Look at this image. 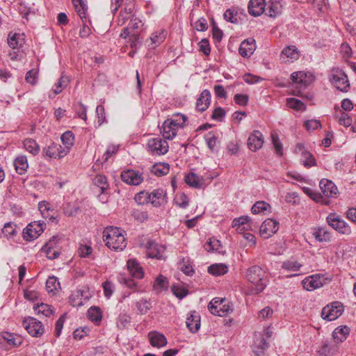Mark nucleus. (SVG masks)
Listing matches in <instances>:
<instances>
[{
    "label": "nucleus",
    "instance_id": "f257e3e1",
    "mask_svg": "<svg viewBox=\"0 0 356 356\" xmlns=\"http://www.w3.org/2000/svg\"><path fill=\"white\" fill-rule=\"evenodd\" d=\"M124 231L117 227H107L103 232V238L106 246L115 250H122L127 246Z\"/></svg>",
    "mask_w": 356,
    "mask_h": 356
},
{
    "label": "nucleus",
    "instance_id": "f03ea898",
    "mask_svg": "<svg viewBox=\"0 0 356 356\" xmlns=\"http://www.w3.org/2000/svg\"><path fill=\"white\" fill-rule=\"evenodd\" d=\"M266 272L259 266H253L249 268L246 272L247 280L254 285L256 293H261L265 289Z\"/></svg>",
    "mask_w": 356,
    "mask_h": 356
},
{
    "label": "nucleus",
    "instance_id": "7ed1b4c3",
    "mask_svg": "<svg viewBox=\"0 0 356 356\" xmlns=\"http://www.w3.org/2000/svg\"><path fill=\"white\" fill-rule=\"evenodd\" d=\"M343 310V305L340 302H333L323 308L321 316L325 320L332 321L338 318Z\"/></svg>",
    "mask_w": 356,
    "mask_h": 356
},
{
    "label": "nucleus",
    "instance_id": "20e7f679",
    "mask_svg": "<svg viewBox=\"0 0 356 356\" xmlns=\"http://www.w3.org/2000/svg\"><path fill=\"white\" fill-rule=\"evenodd\" d=\"M46 224L44 221H34L29 223L23 231V237L26 241L36 239L44 231Z\"/></svg>",
    "mask_w": 356,
    "mask_h": 356
},
{
    "label": "nucleus",
    "instance_id": "39448f33",
    "mask_svg": "<svg viewBox=\"0 0 356 356\" xmlns=\"http://www.w3.org/2000/svg\"><path fill=\"white\" fill-rule=\"evenodd\" d=\"M326 220L329 225L338 232L346 235L350 234V227L335 213H330Z\"/></svg>",
    "mask_w": 356,
    "mask_h": 356
},
{
    "label": "nucleus",
    "instance_id": "423d86ee",
    "mask_svg": "<svg viewBox=\"0 0 356 356\" xmlns=\"http://www.w3.org/2000/svg\"><path fill=\"white\" fill-rule=\"evenodd\" d=\"M330 81L332 84L341 92H347L350 87L347 75L341 70H332Z\"/></svg>",
    "mask_w": 356,
    "mask_h": 356
},
{
    "label": "nucleus",
    "instance_id": "0eeeda50",
    "mask_svg": "<svg viewBox=\"0 0 356 356\" xmlns=\"http://www.w3.org/2000/svg\"><path fill=\"white\" fill-rule=\"evenodd\" d=\"M148 151L153 155H163L168 151V144L167 141L161 138H154L148 140Z\"/></svg>",
    "mask_w": 356,
    "mask_h": 356
},
{
    "label": "nucleus",
    "instance_id": "6e6552de",
    "mask_svg": "<svg viewBox=\"0 0 356 356\" xmlns=\"http://www.w3.org/2000/svg\"><path fill=\"white\" fill-rule=\"evenodd\" d=\"M23 326L33 337H40L44 332L42 323L33 317L25 318L23 321Z\"/></svg>",
    "mask_w": 356,
    "mask_h": 356
},
{
    "label": "nucleus",
    "instance_id": "1a4fd4ad",
    "mask_svg": "<svg viewBox=\"0 0 356 356\" xmlns=\"http://www.w3.org/2000/svg\"><path fill=\"white\" fill-rule=\"evenodd\" d=\"M279 229V223L272 219H266L260 226L259 233L264 238H268Z\"/></svg>",
    "mask_w": 356,
    "mask_h": 356
},
{
    "label": "nucleus",
    "instance_id": "9d476101",
    "mask_svg": "<svg viewBox=\"0 0 356 356\" xmlns=\"http://www.w3.org/2000/svg\"><path fill=\"white\" fill-rule=\"evenodd\" d=\"M295 152L296 154L301 156V162L305 167L310 168L316 165L315 159L312 154L305 149L302 144L298 143L296 146Z\"/></svg>",
    "mask_w": 356,
    "mask_h": 356
},
{
    "label": "nucleus",
    "instance_id": "9b49d317",
    "mask_svg": "<svg viewBox=\"0 0 356 356\" xmlns=\"http://www.w3.org/2000/svg\"><path fill=\"white\" fill-rule=\"evenodd\" d=\"M121 179L127 184L134 186H138L143 181V174L133 170L123 171Z\"/></svg>",
    "mask_w": 356,
    "mask_h": 356
},
{
    "label": "nucleus",
    "instance_id": "f8f14e48",
    "mask_svg": "<svg viewBox=\"0 0 356 356\" xmlns=\"http://www.w3.org/2000/svg\"><path fill=\"white\" fill-rule=\"evenodd\" d=\"M320 188L323 193L322 196L328 200V197H336L338 189L335 184L330 180L323 179L319 183Z\"/></svg>",
    "mask_w": 356,
    "mask_h": 356
},
{
    "label": "nucleus",
    "instance_id": "ddd939ff",
    "mask_svg": "<svg viewBox=\"0 0 356 356\" xmlns=\"http://www.w3.org/2000/svg\"><path fill=\"white\" fill-rule=\"evenodd\" d=\"M264 143V137L262 134L257 130L254 131L249 136L248 140V148L255 152L261 148Z\"/></svg>",
    "mask_w": 356,
    "mask_h": 356
},
{
    "label": "nucleus",
    "instance_id": "4468645a",
    "mask_svg": "<svg viewBox=\"0 0 356 356\" xmlns=\"http://www.w3.org/2000/svg\"><path fill=\"white\" fill-rule=\"evenodd\" d=\"M165 250V246L159 245L154 241H149L147 246V254L149 257L161 259L163 258Z\"/></svg>",
    "mask_w": 356,
    "mask_h": 356
},
{
    "label": "nucleus",
    "instance_id": "2eb2a0df",
    "mask_svg": "<svg viewBox=\"0 0 356 356\" xmlns=\"http://www.w3.org/2000/svg\"><path fill=\"white\" fill-rule=\"evenodd\" d=\"M256 49L254 39L250 38L243 41L239 47L238 52L243 57H250Z\"/></svg>",
    "mask_w": 356,
    "mask_h": 356
},
{
    "label": "nucleus",
    "instance_id": "dca6fc26",
    "mask_svg": "<svg viewBox=\"0 0 356 356\" xmlns=\"http://www.w3.org/2000/svg\"><path fill=\"white\" fill-rule=\"evenodd\" d=\"M265 0H250L248 3V12L254 17L260 16L265 12Z\"/></svg>",
    "mask_w": 356,
    "mask_h": 356
},
{
    "label": "nucleus",
    "instance_id": "f3484780",
    "mask_svg": "<svg viewBox=\"0 0 356 356\" xmlns=\"http://www.w3.org/2000/svg\"><path fill=\"white\" fill-rule=\"evenodd\" d=\"M302 283L307 291H313L323 286L321 277L318 275L309 276L304 279Z\"/></svg>",
    "mask_w": 356,
    "mask_h": 356
},
{
    "label": "nucleus",
    "instance_id": "a211bd4d",
    "mask_svg": "<svg viewBox=\"0 0 356 356\" xmlns=\"http://www.w3.org/2000/svg\"><path fill=\"white\" fill-rule=\"evenodd\" d=\"M211 93L208 90H204L196 102V109L203 112L206 111L211 104Z\"/></svg>",
    "mask_w": 356,
    "mask_h": 356
},
{
    "label": "nucleus",
    "instance_id": "6ab92c4d",
    "mask_svg": "<svg viewBox=\"0 0 356 356\" xmlns=\"http://www.w3.org/2000/svg\"><path fill=\"white\" fill-rule=\"evenodd\" d=\"M338 352L337 343L325 341L317 350L319 356H332Z\"/></svg>",
    "mask_w": 356,
    "mask_h": 356
},
{
    "label": "nucleus",
    "instance_id": "aec40b11",
    "mask_svg": "<svg viewBox=\"0 0 356 356\" xmlns=\"http://www.w3.org/2000/svg\"><path fill=\"white\" fill-rule=\"evenodd\" d=\"M186 323L191 332L195 333L197 332L200 327V314L195 311L191 312L186 319Z\"/></svg>",
    "mask_w": 356,
    "mask_h": 356
},
{
    "label": "nucleus",
    "instance_id": "412c9836",
    "mask_svg": "<svg viewBox=\"0 0 356 356\" xmlns=\"http://www.w3.org/2000/svg\"><path fill=\"white\" fill-rule=\"evenodd\" d=\"M150 343L156 348L163 347L167 344V339L164 334L156 331L150 332L148 334Z\"/></svg>",
    "mask_w": 356,
    "mask_h": 356
},
{
    "label": "nucleus",
    "instance_id": "4be33fe9",
    "mask_svg": "<svg viewBox=\"0 0 356 356\" xmlns=\"http://www.w3.org/2000/svg\"><path fill=\"white\" fill-rule=\"evenodd\" d=\"M177 129L170 122V119H167L163 123L161 132L164 138L170 140L177 135Z\"/></svg>",
    "mask_w": 356,
    "mask_h": 356
},
{
    "label": "nucleus",
    "instance_id": "5701e85b",
    "mask_svg": "<svg viewBox=\"0 0 356 356\" xmlns=\"http://www.w3.org/2000/svg\"><path fill=\"white\" fill-rule=\"evenodd\" d=\"M185 181L188 186L195 188H200L204 185L203 177L193 172L185 176Z\"/></svg>",
    "mask_w": 356,
    "mask_h": 356
},
{
    "label": "nucleus",
    "instance_id": "b1692460",
    "mask_svg": "<svg viewBox=\"0 0 356 356\" xmlns=\"http://www.w3.org/2000/svg\"><path fill=\"white\" fill-rule=\"evenodd\" d=\"M349 333L350 328L348 326H339L335 328L332 332L333 340L337 343H341L346 339Z\"/></svg>",
    "mask_w": 356,
    "mask_h": 356
},
{
    "label": "nucleus",
    "instance_id": "393cba45",
    "mask_svg": "<svg viewBox=\"0 0 356 356\" xmlns=\"http://www.w3.org/2000/svg\"><path fill=\"white\" fill-rule=\"evenodd\" d=\"M127 268L130 274L135 278L141 279L143 277V271L139 263L136 259L127 261Z\"/></svg>",
    "mask_w": 356,
    "mask_h": 356
},
{
    "label": "nucleus",
    "instance_id": "a878e982",
    "mask_svg": "<svg viewBox=\"0 0 356 356\" xmlns=\"http://www.w3.org/2000/svg\"><path fill=\"white\" fill-rule=\"evenodd\" d=\"M208 309L212 314L224 316L232 312V307L224 303H220L215 307L208 306Z\"/></svg>",
    "mask_w": 356,
    "mask_h": 356
},
{
    "label": "nucleus",
    "instance_id": "bb28decb",
    "mask_svg": "<svg viewBox=\"0 0 356 356\" xmlns=\"http://www.w3.org/2000/svg\"><path fill=\"white\" fill-rule=\"evenodd\" d=\"M149 202L155 207H158L164 202V193L162 189H156L152 193H148Z\"/></svg>",
    "mask_w": 356,
    "mask_h": 356
},
{
    "label": "nucleus",
    "instance_id": "cd10ccee",
    "mask_svg": "<svg viewBox=\"0 0 356 356\" xmlns=\"http://www.w3.org/2000/svg\"><path fill=\"white\" fill-rule=\"evenodd\" d=\"M24 34L10 33L8 36V44L12 49L21 47L24 41Z\"/></svg>",
    "mask_w": 356,
    "mask_h": 356
},
{
    "label": "nucleus",
    "instance_id": "c85d7f7f",
    "mask_svg": "<svg viewBox=\"0 0 356 356\" xmlns=\"http://www.w3.org/2000/svg\"><path fill=\"white\" fill-rule=\"evenodd\" d=\"M266 14L270 17H276L282 12V6L279 1H270L265 10Z\"/></svg>",
    "mask_w": 356,
    "mask_h": 356
},
{
    "label": "nucleus",
    "instance_id": "c756f323",
    "mask_svg": "<svg viewBox=\"0 0 356 356\" xmlns=\"http://www.w3.org/2000/svg\"><path fill=\"white\" fill-rule=\"evenodd\" d=\"M58 241V238L56 236H54L51 239H50L45 245L44 248L46 252L47 257L49 259H54L60 255V252L58 250H56L54 248V245Z\"/></svg>",
    "mask_w": 356,
    "mask_h": 356
},
{
    "label": "nucleus",
    "instance_id": "7c9ffc66",
    "mask_svg": "<svg viewBox=\"0 0 356 356\" xmlns=\"http://www.w3.org/2000/svg\"><path fill=\"white\" fill-rule=\"evenodd\" d=\"M14 165L17 173L24 174L29 167L26 157L25 156L17 157L14 161Z\"/></svg>",
    "mask_w": 356,
    "mask_h": 356
},
{
    "label": "nucleus",
    "instance_id": "2f4dec72",
    "mask_svg": "<svg viewBox=\"0 0 356 356\" xmlns=\"http://www.w3.org/2000/svg\"><path fill=\"white\" fill-rule=\"evenodd\" d=\"M228 270V267L224 264H215L208 267V272L216 276H220L225 274Z\"/></svg>",
    "mask_w": 356,
    "mask_h": 356
},
{
    "label": "nucleus",
    "instance_id": "473e14b6",
    "mask_svg": "<svg viewBox=\"0 0 356 356\" xmlns=\"http://www.w3.org/2000/svg\"><path fill=\"white\" fill-rule=\"evenodd\" d=\"M253 346L254 352L259 355L268 348V343L263 336H260L254 339Z\"/></svg>",
    "mask_w": 356,
    "mask_h": 356
},
{
    "label": "nucleus",
    "instance_id": "72a5a7b5",
    "mask_svg": "<svg viewBox=\"0 0 356 356\" xmlns=\"http://www.w3.org/2000/svg\"><path fill=\"white\" fill-rule=\"evenodd\" d=\"M33 309L38 314H42L44 316H50L54 314V310L51 306L45 303L34 305Z\"/></svg>",
    "mask_w": 356,
    "mask_h": 356
},
{
    "label": "nucleus",
    "instance_id": "f704fd0d",
    "mask_svg": "<svg viewBox=\"0 0 356 356\" xmlns=\"http://www.w3.org/2000/svg\"><path fill=\"white\" fill-rule=\"evenodd\" d=\"M23 144L26 150L33 155H36L38 154L40 146L38 145L35 140L31 138H26L24 140Z\"/></svg>",
    "mask_w": 356,
    "mask_h": 356
},
{
    "label": "nucleus",
    "instance_id": "c9c22d12",
    "mask_svg": "<svg viewBox=\"0 0 356 356\" xmlns=\"http://www.w3.org/2000/svg\"><path fill=\"white\" fill-rule=\"evenodd\" d=\"M75 10L81 19L86 18V12L88 10V6L85 0H72Z\"/></svg>",
    "mask_w": 356,
    "mask_h": 356
},
{
    "label": "nucleus",
    "instance_id": "e433bc0d",
    "mask_svg": "<svg viewBox=\"0 0 356 356\" xmlns=\"http://www.w3.org/2000/svg\"><path fill=\"white\" fill-rule=\"evenodd\" d=\"M153 287L158 293L166 290L168 287L167 278L161 275H159L155 280Z\"/></svg>",
    "mask_w": 356,
    "mask_h": 356
},
{
    "label": "nucleus",
    "instance_id": "4c0bfd02",
    "mask_svg": "<svg viewBox=\"0 0 356 356\" xmlns=\"http://www.w3.org/2000/svg\"><path fill=\"white\" fill-rule=\"evenodd\" d=\"M136 307L137 308L138 314L144 315L147 313L152 308V304L149 300L142 298L136 302Z\"/></svg>",
    "mask_w": 356,
    "mask_h": 356
},
{
    "label": "nucleus",
    "instance_id": "58836bf2",
    "mask_svg": "<svg viewBox=\"0 0 356 356\" xmlns=\"http://www.w3.org/2000/svg\"><path fill=\"white\" fill-rule=\"evenodd\" d=\"M314 236L315 238L320 242H327L330 241V234L328 231L323 227L317 228Z\"/></svg>",
    "mask_w": 356,
    "mask_h": 356
},
{
    "label": "nucleus",
    "instance_id": "ea45409f",
    "mask_svg": "<svg viewBox=\"0 0 356 356\" xmlns=\"http://www.w3.org/2000/svg\"><path fill=\"white\" fill-rule=\"evenodd\" d=\"M2 234L6 238H10L16 235V225L12 222H6L1 229Z\"/></svg>",
    "mask_w": 356,
    "mask_h": 356
},
{
    "label": "nucleus",
    "instance_id": "a19ab883",
    "mask_svg": "<svg viewBox=\"0 0 356 356\" xmlns=\"http://www.w3.org/2000/svg\"><path fill=\"white\" fill-rule=\"evenodd\" d=\"M58 147L56 143H51L49 146L44 147L42 150V154L44 157L49 159H58Z\"/></svg>",
    "mask_w": 356,
    "mask_h": 356
},
{
    "label": "nucleus",
    "instance_id": "79ce46f5",
    "mask_svg": "<svg viewBox=\"0 0 356 356\" xmlns=\"http://www.w3.org/2000/svg\"><path fill=\"white\" fill-rule=\"evenodd\" d=\"M61 141L65 147L70 149L74 145V136L70 131H67L63 133L60 137Z\"/></svg>",
    "mask_w": 356,
    "mask_h": 356
},
{
    "label": "nucleus",
    "instance_id": "37998d69",
    "mask_svg": "<svg viewBox=\"0 0 356 356\" xmlns=\"http://www.w3.org/2000/svg\"><path fill=\"white\" fill-rule=\"evenodd\" d=\"M170 166L168 163H157L153 165L152 172L156 176H163L165 175L169 172Z\"/></svg>",
    "mask_w": 356,
    "mask_h": 356
},
{
    "label": "nucleus",
    "instance_id": "c03bdc74",
    "mask_svg": "<svg viewBox=\"0 0 356 356\" xmlns=\"http://www.w3.org/2000/svg\"><path fill=\"white\" fill-rule=\"evenodd\" d=\"M2 337L5 341L8 342L9 345H12L15 347L19 346L22 343V339L20 337L10 332L3 333Z\"/></svg>",
    "mask_w": 356,
    "mask_h": 356
},
{
    "label": "nucleus",
    "instance_id": "a18cd8bd",
    "mask_svg": "<svg viewBox=\"0 0 356 356\" xmlns=\"http://www.w3.org/2000/svg\"><path fill=\"white\" fill-rule=\"evenodd\" d=\"M304 191L312 199L314 200L315 202H321V204H325V205H327L329 204L330 203V200H326L325 199L323 196H322V194L321 193H315L314 191H312L311 189H309V188H304Z\"/></svg>",
    "mask_w": 356,
    "mask_h": 356
},
{
    "label": "nucleus",
    "instance_id": "49530a36",
    "mask_svg": "<svg viewBox=\"0 0 356 356\" xmlns=\"http://www.w3.org/2000/svg\"><path fill=\"white\" fill-rule=\"evenodd\" d=\"M88 315L90 320L95 323L100 322L102 318L101 309L97 307H91L88 310Z\"/></svg>",
    "mask_w": 356,
    "mask_h": 356
},
{
    "label": "nucleus",
    "instance_id": "de8ad7c7",
    "mask_svg": "<svg viewBox=\"0 0 356 356\" xmlns=\"http://www.w3.org/2000/svg\"><path fill=\"white\" fill-rule=\"evenodd\" d=\"M131 316L127 314H121L119 315L117 321V325L120 329H126L131 323Z\"/></svg>",
    "mask_w": 356,
    "mask_h": 356
},
{
    "label": "nucleus",
    "instance_id": "09e8293b",
    "mask_svg": "<svg viewBox=\"0 0 356 356\" xmlns=\"http://www.w3.org/2000/svg\"><path fill=\"white\" fill-rule=\"evenodd\" d=\"M302 266V264L297 261L287 260L282 263V268L288 271H298Z\"/></svg>",
    "mask_w": 356,
    "mask_h": 356
},
{
    "label": "nucleus",
    "instance_id": "8fccbe9b",
    "mask_svg": "<svg viewBox=\"0 0 356 356\" xmlns=\"http://www.w3.org/2000/svg\"><path fill=\"white\" fill-rule=\"evenodd\" d=\"M187 117L181 113H176L174 115L173 119H170V122H172V125L177 129L183 127L185 125Z\"/></svg>",
    "mask_w": 356,
    "mask_h": 356
},
{
    "label": "nucleus",
    "instance_id": "3c124183",
    "mask_svg": "<svg viewBox=\"0 0 356 356\" xmlns=\"http://www.w3.org/2000/svg\"><path fill=\"white\" fill-rule=\"evenodd\" d=\"M38 70L36 68L28 71L25 76V80L27 83L35 86L38 82Z\"/></svg>",
    "mask_w": 356,
    "mask_h": 356
},
{
    "label": "nucleus",
    "instance_id": "603ef678",
    "mask_svg": "<svg viewBox=\"0 0 356 356\" xmlns=\"http://www.w3.org/2000/svg\"><path fill=\"white\" fill-rule=\"evenodd\" d=\"M70 80L67 76H61L55 85V88L54 89V95L60 94L63 89L67 86Z\"/></svg>",
    "mask_w": 356,
    "mask_h": 356
},
{
    "label": "nucleus",
    "instance_id": "864d4df0",
    "mask_svg": "<svg viewBox=\"0 0 356 356\" xmlns=\"http://www.w3.org/2000/svg\"><path fill=\"white\" fill-rule=\"evenodd\" d=\"M60 287V283L56 277H49L46 282V289L49 293L54 292Z\"/></svg>",
    "mask_w": 356,
    "mask_h": 356
},
{
    "label": "nucleus",
    "instance_id": "5fc2aeb1",
    "mask_svg": "<svg viewBox=\"0 0 356 356\" xmlns=\"http://www.w3.org/2000/svg\"><path fill=\"white\" fill-rule=\"evenodd\" d=\"M249 220L248 216H242L238 218H235L232 222V226L236 227L238 232H241L245 229L244 225Z\"/></svg>",
    "mask_w": 356,
    "mask_h": 356
},
{
    "label": "nucleus",
    "instance_id": "6e6d98bb",
    "mask_svg": "<svg viewBox=\"0 0 356 356\" xmlns=\"http://www.w3.org/2000/svg\"><path fill=\"white\" fill-rule=\"evenodd\" d=\"M286 104L289 108L296 110H303L305 107L302 101L296 98H288L286 99Z\"/></svg>",
    "mask_w": 356,
    "mask_h": 356
},
{
    "label": "nucleus",
    "instance_id": "4d7b16f0",
    "mask_svg": "<svg viewBox=\"0 0 356 356\" xmlns=\"http://www.w3.org/2000/svg\"><path fill=\"white\" fill-rule=\"evenodd\" d=\"M82 296H83V291L76 290V291H74L70 297V300L71 304L74 307L81 306L83 305V302L81 300H79L78 299L79 298V297H82Z\"/></svg>",
    "mask_w": 356,
    "mask_h": 356
},
{
    "label": "nucleus",
    "instance_id": "13d9d810",
    "mask_svg": "<svg viewBox=\"0 0 356 356\" xmlns=\"http://www.w3.org/2000/svg\"><path fill=\"white\" fill-rule=\"evenodd\" d=\"M224 19L231 23L238 22L237 12L234 9H227L223 15Z\"/></svg>",
    "mask_w": 356,
    "mask_h": 356
},
{
    "label": "nucleus",
    "instance_id": "bf43d9fd",
    "mask_svg": "<svg viewBox=\"0 0 356 356\" xmlns=\"http://www.w3.org/2000/svg\"><path fill=\"white\" fill-rule=\"evenodd\" d=\"M94 183L96 186L101 188L102 192H104L108 188L106 177L104 175H97L94 179Z\"/></svg>",
    "mask_w": 356,
    "mask_h": 356
},
{
    "label": "nucleus",
    "instance_id": "052dcab7",
    "mask_svg": "<svg viewBox=\"0 0 356 356\" xmlns=\"http://www.w3.org/2000/svg\"><path fill=\"white\" fill-rule=\"evenodd\" d=\"M270 205L265 202H257L252 207V212L254 214L259 213L262 211H266Z\"/></svg>",
    "mask_w": 356,
    "mask_h": 356
},
{
    "label": "nucleus",
    "instance_id": "680f3d73",
    "mask_svg": "<svg viewBox=\"0 0 356 356\" xmlns=\"http://www.w3.org/2000/svg\"><path fill=\"white\" fill-rule=\"evenodd\" d=\"M165 38V34L164 31H161L159 33L156 32L152 35L150 40L152 44H154V46H158L164 40Z\"/></svg>",
    "mask_w": 356,
    "mask_h": 356
},
{
    "label": "nucleus",
    "instance_id": "e2e57ef3",
    "mask_svg": "<svg viewBox=\"0 0 356 356\" xmlns=\"http://www.w3.org/2000/svg\"><path fill=\"white\" fill-rule=\"evenodd\" d=\"M148 196L149 195L147 192L140 191L136 194L134 200L138 204H144L149 202Z\"/></svg>",
    "mask_w": 356,
    "mask_h": 356
},
{
    "label": "nucleus",
    "instance_id": "0e129e2a",
    "mask_svg": "<svg viewBox=\"0 0 356 356\" xmlns=\"http://www.w3.org/2000/svg\"><path fill=\"white\" fill-rule=\"evenodd\" d=\"M79 211L80 207L79 206L72 205L70 203L64 208L65 215L70 217L76 216Z\"/></svg>",
    "mask_w": 356,
    "mask_h": 356
},
{
    "label": "nucleus",
    "instance_id": "69168bd1",
    "mask_svg": "<svg viewBox=\"0 0 356 356\" xmlns=\"http://www.w3.org/2000/svg\"><path fill=\"white\" fill-rule=\"evenodd\" d=\"M118 149L119 147L118 145H109L102 156L103 161H107L111 156L117 153Z\"/></svg>",
    "mask_w": 356,
    "mask_h": 356
},
{
    "label": "nucleus",
    "instance_id": "338daca9",
    "mask_svg": "<svg viewBox=\"0 0 356 356\" xmlns=\"http://www.w3.org/2000/svg\"><path fill=\"white\" fill-rule=\"evenodd\" d=\"M220 245V241L217 239H210L209 241L207 242L204 245V249L207 252L217 251Z\"/></svg>",
    "mask_w": 356,
    "mask_h": 356
},
{
    "label": "nucleus",
    "instance_id": "774afa93",
    "mask_svg": "<svg viewBox=\"0 0 356 356\" xmlns=\"http://www.w3.org/2000/svg\"><path fill=\"white\" fill-rule=\"evenodd\" d=\"M282 54L291 58H297L298 56V49L295 46H290L284 48L282 51Z\"/></svg>",
    "mask_w": 356,
    "mask_h": 356
}]
</instances>
